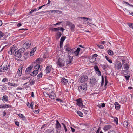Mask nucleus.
I'll list each match as a JSON object with an SVG mask.
<instances>
[{"instance_id": "12", "label": "nucleus", "mask_w": 133, "mask_h": 133, "mask_svg": "<svg viewBox=\"0 0 133 133\" xmlns=\"http://www.w3.org/2000/svg\"><path fill=\"white\" fill-rule=\"evenodd\" d=\"M81 19H83L85 21V23H87L88 24L90 23L88 21V20H89V21H92V19L91 18H86L85 17H80Z\"/></svg>"}, {"instance_id": "5", "label": "nucleus", "mask_w": 133, "mask_h": 133, "mask_svg": "<svg viewBox=\"0 0 133 133\" xmlns=\"http://www.w3.org/2000/svg\"><path fill=\"white\" fill-rule=\"evenodd\" d=\"M69 57V59L66 60V62L67 66L71 65L72 64V62L73 61V56L71 57L70 55H68Z\"/></svg>"}, {"instance_id": "36", "label": "nucleus", "mask_w": 133, "mask_h": 133, "mask_svg": "<svg viewBox=\"0 0 133 133\" xmlns=\"http://www.w3.org/2000/svg\"><path fill=\"white\" fill-rule=\"evenodd\" d=\"M124 68L127 70H128L129 69V67L128 64L127 63H126L125 64H124Z\"/></svg>"}, {"instance_id": "16", "label": "nucleus", "mask_w": 133, "mask_h": 133, "mask_svg": "<svg viewBox=\"0 0 133 133\" xmlns=\"http://www.w3.org/2000/svg\"><path fill=\"white\" fill-rule=\"evenodd\" d=\"M97 81L96 79L95 78H93L90 79V82L92 85H93L96 84Z\"/></svg>"}, {"instance_id": "48", "label": "nucleus", "mask_w": 133, "mask_h": 133, "mask_svg": "<svg viewBox=\"0 0 133 133\" xmlns=\"http://www.w3.org/2000/svg\"><path fill=\"white\" fill-rule=\"evenodd\" d=\"M25 72L26 73H29L30 74L31 73V72L28 68V67L26 68Z\"/></svg>"}, {"instance_id": "52", "label": "nucleus", "mask_w": 133, "mask_h": 133, "mask_svg": "<svg viewBox=\"0 0 133 133\" xmlns=\"http://www.w3.org/2000/svg\"><path fill=\"white\" fill-rule=\"evenodd\" d=\"M1 89L2 90H5L7 89L6 87L5 86L3 85L2 86V87L1 88Z\"/></svg>"}, {"instance_id": "32", "label": "nucleus", "mask_w": 133, "mask_h": 133, "mask_svg": "<svg viewBox=\"0 0 133 133\" xmlns=\"http://www.w3.org/2000/svg\"><path fill=\"white\" fill-rule=\"evenodd\" d=\"M60 28L59 27H58V28H51V30L53 31H56L59 30H60Z\"/></svg>"}, {"instance_id": "14", "label": "nucleus", "mask_w": 133, "mask_h": 133, "mask_svg": "<svg viewBox=\"0 0 133 133\" xmlns=\"http://www.w3.org/2000/svg\"><path fill=\"white\" fill-rule=\"evenodd\" d=\"M112 126L109 124H108L104 126L103 128V129L105 131H107L110 129L112 128Z\"/></svg>"}, {"instance_id": "21", "label": "nucleus", "mask_w": 133, "mask_h": 133, "mask_svg": "<svg viewBox=\"0 0 133 133\" xmlns=\"http://www.w3.org/2000/svg\"><path fill=\"white\" fill-rule=\"evenodd\" d=\"M56 95L52 91L50 94V98L52 99L55 98Z\"/></svg>"}, {"instance_id": "33", "label": "nucleus", "mask_w": 133, "mask_h": 133, "mask_svg": "<svg viewBox=\"0 0 133 133\" xmlns=\"http://www.w3.org/2000/svg\"><path fill=\"white\" fill-rule=\"evenodd\" d=\"M40 67V65L39 64H37L35 65L34 67V69H39Z\"/></svg>"}, {"instance_id": "62", "label": "nucleus", "mask_w": 133, "mask_h": 133, "mask_svg": "<svg viewBox=\"0 0 133 133\" xmlns=\"http://www.w3.org/2000/svg\"><path fill=\"white\" fill-rule=\"evenodd\" d=\"M63 42H62L60 41V46L61 48H62V47L63 44Z\"/></svg>"}, {"instance_id": "27", "label": "nucleus", "mask_w": 133, "mask_h": 133, "mask_svg": "<svg viewBox=\"0 0 133 133\" xmlns=\"http://www.w3.org/2000/svg\"><path fill=\"white\" fill-rule=\"evenodd\" d=\"M75 48H71L67 52V53L68 55H69L70 54H71L73 53L74 49Z\"/></svg>"}, {"instance_id": "38", "label": "nucleus", "mask_w": 133, "mask_h": 133, "mask_svg": "<svg viewBox=\"0 0 133 133\" xmlns=\"http://www.w3.org/2000/svg\"><path fill=\"white\" fill-rule=\"evenodd\" d=\"M107 51L108 54L110 55H112L113 54V51L110 50H108Z\"/></svg>"}, {"instance_id": "56", "label": "nucleus", "mask_w": 133, "mask_h": 133, "mask_svg": "<svg viewBox=\"0 0 133 133\" xmlns=\"http://www.w3.org/2000/svg\"><path fill=\"white\" fill-rule=\"evenodd\" d=\"M95 61H94V59L92 60V57L91 58V59H90V60H89V62L92 63H94L95 62Z\"/></svg>"}, {"instance_id": "46", "label": "nucleus", "mask_w": 133, "mask_h": 133, "mask_svg": "<svg viewBox=\"0 0 133 133\" xmlns=\"http://www.w3.org/2000/svg\"><path fill=\"white\" fill-rule=\"evenodd\" d=\"M77 113L81 117H82L83 116V115L82 113L81 112L79 111H77Z\"/></svg>"}, {"instance_id": "43", "label": "nucleus", "mask_w": 133, "mask_h": 133, "mask_svg": "<svg viewBox=\"0 0 133 133\" xmlns=\"http://www.w3.org/2000/svg\"><path fill=\"white\" fill-rule=\"evenodd\" d=\"M29 78L26 75H25L23 76L22 79L23 80H25Z\"/></svg>"}, {"instance_id": "19", "label": "nucleus", "mask_w": 133, "mask_h": 133, "mask_svg": "<svg viewBox=\"0 0 133 133\" xmlns=\"http://www.w3.org/2000/svg\"><path fill=\"white\" fill-rule=\"evenodd\" d=\"M38 71L37 70H35L33 71L30 74L32 76H36L38 73Z\"/></svg>"}, {"instance_id": "4", "label": "nucleus", "mask_w": 133, "mask_h": 133, "mask_svg": "<svg viewBox=\"0 0 133 133\" xmlns=\"http://www.w3.org/2000/svg\"><path fill=\"white\" fill-rule=\"evenodd\" d=\"M61 127V125L57 120H56V123L55 124V128L56 132L57 133H59L61 131L60 129Z\"/></svg>"}, {"instance_id": "57", "label": "nucleus", "mask_w": 133, "mask_h": 133, "mask_svg": "<svg viewBox=\"0 0 133 133\" xmlns=\"http://www.w3.org/2000/svg\"><path fill=\"white\" fill-rule=\"evenodd\" d=\"M130 76V75L129 76H125L124 77L126 78L127 80H128L129 79V78Z\"/></svg>"}, {"instance_id": "23", "label": "nucleus", "mask_w": 133, "mask_h": 133, "mask_svg": "<svg viewBox=\"0 0 133 133\" xmlns=\"http://www.w3.org/2000/svg\"><path fill=\"white\" fill-rule=\"evenodd\" d=\"M122 73L124 75L129 76V75H130V72L128 71L127 70H123L122 71Z\"/></svg>"}, {"instance_id": "60", "label": "nucleus", "mask_w": 133, "mask_h": 133, "mask_svg": "<svg viewBox=\"0 0 133 133\" xmlns=\"http://www.w3.org/2000/svg\"><path fill=\"white\" fill-rule=\"evenodd\" d=\"M108 133H116V132L114 130H110L108 132Z\"/></svg>"}, {"instance_id": "59", "label": "nucleus", "mask_w": 133, "mask_h": 133, "mask_svg": "<svg viewBox=\"0 0 133 133\" xmlns=\"http://www.w3.org/2000/svg\"><path fill=\"white\" fill-rule=\"evenodd\" d=\"M33 65H31L30 66H29L28 67V68L29 70L30 71L33 68Z\"/></svg>"}, {"instance_id": "13", "label": "nucleus", "mask_w": 133, "mask_h": 133, "mask_svg": "<svg viewBox=\"0 0 133 133\" xmlns=\"http://www.w3.org/2000/svg\"><path fill=\"white\" fill-rule=\"evenodd\" d=\"M67 24L70 27V29L71 30H72L74 29L75 26L74 24H73L70 22L68 21L67 23Z\"/></svg>"}, {"instance_id": "15", "label": "nucleus", "mask_w": 133, "mask_h": 133, "mask_svg": "<svg viewBox=\"0 0 133 133\" xmlns=\"http://www.w3.org/2000/svg\"><path fill=\"white\" fill-rule=\"evenodd\" d=\"M77 101L76 104L79 106H80L82 105H83V103H82V99L79 98L77 99L76 100Z\"/></svg>"}, {"instance_id": "54", "label": "nucleus", "mask_w": 133, "mask_h": 133, "mask_svg": "<svg viewBox=\"0 0 133 133\" xmlns=\"http://www.w3.org/2000/svg\"><path fill=\"white\" fill-rule=\"evenodd\" d=\"M106 76H105V83L104 85V86L105 87L106 86L108 83V80L106 79Z\"/></svg>"}, {"instance_id": "29", "label": "nucleus", "mask_w": 133, "mask_h": 133, "mask_svg": "<svg viewBox=\"0 0 133 133\" xmlns=\"http://www.w3.org/2000/svg\"><path fill=\"white\" fill-rule=\"evenodd\" d=\"M128 122L126 121H124L123 122V125L125 127L127 128L128 127Z\"/></svg>"}, {"instance_id": "45", "label": "nucleus", "mask_w": 133, "mask_h": 133, "mask_svg": "<svg viewBox=\"0 0 133 133\" xmlns=\"http://www.w3.org/2000/svg\"><path fill=\"white\" fill-rule=\"evenodd\" d=\"M14 50L12 48H11L10 49V51H9L8 53L9 54L12 55V54L13 52H14Z\"/></svg>"}, {"instance_id": "34", "label": "nucleus", "mask_w": 133, "mask_h": 133, "mask_svg": "<svg viewBox=\"0 0 133 133\" xmlns=\"http://www.w3.org/2000/svg\"><path fill=\"white\" fill-rule=\"evenodd\" d=\"M37 10V9L36 8H35L34 9H32L31 10V11L29 12L28 14L29 15H31L34 12L36 11Z\"/></svg>"}, {"instance_id": "1", "label": "nucleus", "mask_w": 133, "mask_h": 133, "mask_svg": "<svg viewBox=\"0 0 133 133\" xmlns=\"http://www.w3.org/2000/svg\"><path fill=\"white\" fill-rule=\"evenodd\" d=\"M87 89V84L85 83L81 85L78 87V90L79 92L81 93L85 92Z\"/></svg>"}, {"instance_id": "11", "label": "nucleus", "mask_w": 133, "mask_h": 133, "mask_svg": "<svg viewBox=\"0 0 133 133\" xmlns=\"http://www.w3.org/2000/svg\"><path fill=\"white\" fill-rule=\"evenodd\" d=\"M10 64L5 65L4 66L3 68V70L4 71V72H6L10 70Z\"/></svg>"}, {"instance_id": "6", "label": "nucleus", "mask_w": 133, "mask_h": 133, "mask_svg": "<svg viewBox=\"0 0 133 133\" xmlns=\"http://www.w3.org/2000/svg\"><path fill=\"white\" fill-rule=\"evenodd\" d=\"M64 61L62 59L59 58L58 60L57 64L59 66H64Z\"/></svg>"}, {"instance_id": "17", "label": "nucleus", "mask_w": 133, "mask_h": 133, "mask_svg": "<svg viewBox=\"0 0 133 133\" xmlns=\"http://www.w3.org/2000/svg\"><path fill=\"white\" fill-rule=\"evenodd\" d=\"M51 70V66H46L45 71V72L47 74L50 73Z\"/></svg>"}, {"instance_id": "58", "label": "nucleus", "mask_w": 133, "mask_h": 133, "mask_svg": "<svg viewBox=\"0 0 133 133\" xmlns=\"http://www.w3.org/2000/svg\"><path fill=\"white\" fill-rule=\"evenodd\" d=\"M97 74L98 76H101V73L99 70H98L97 71Z\"/></svg>"}, {"instance_id": "22", "label": "nucleus", "mask_w": 133, "mask_h": 133, "mask_svg": "<svg viewBox=\"0 0 133 133\" xmlns=\"http://www.w3.org/2000/svg\"><path fill=\"white\" fill-rule=\"evenodd\" d=\"M115 108L117 110H118L120 108V105L117 102H115L114 103Z\"/></svg>"}, {"instance_id": "47", "label": "nucleus", "mask_w": 133, "mask_h": 133, "mask_svg": "<svg viewBox=\"0 0 133 133\" xmlns=\"http://www.w3.org/2000/svg\"><path fill=\"white\" fill-rule=\"evenodd\" d=\"M44 94L46 97H50V94H49L48 93L46 92H44Z\"/></svg>"}, {"instance_id": "9", "label": "nucleus", "mask_w": 133, "mask_h": 133, "mask_svg": "<svg viewBox=\"0 0 133 133\" xmlns=\"http://www.w3.org/2000/svg\"><path fill=\"white\" fill-rule=\"evenodd\" d=\"M80 49L81 48L79 47H78L76 51H75L74 50L73 53L74 54L75 56L78 57Z\"/></svg>"}, {"instance_id": "28", "label": "nucleus", "mask_w": 133, "mask_h": 133, "mask_svg": "<svg viewBox=\"0 0 133 133\" xmlns=\"http://www.w3.org/2000/svg\"><path fill=\"white\" fill-rule=\"evenodd\" d=\"M18 115L20 117L22 118L23 120L24 121L26 120V118L23 114H18Z\"/></svg>"}, {"instance_id": "7", "label": "nucleus", "mask_w": 133, "mask_h": 133, "mask_svg": "<svg viewBox=\"0 0 133 133\" xmlns=\"http://www.w3.org/2000/svg\"><path fill=\"white\" fill-rule=\"evenodd\" d=\"M115 66V68L119 70L121 69L122 66L121 63L119 61H118Z\"/></svg>"}, {"instance_id": "10", "label": "nucleus", "mask_w": 133, "mask_h": 133, "mask_svg": "<svg viewBox=\"0 0 133 133\" xmlns=\"http://www.w3.org/2000/svg\"><path fill=\"white\" fill-rule=\"evenodd\" d=\"M31 44V42L30 41H27L23 45L25 47V48L27 49L29 48Z\"/></svg>"}, {"instance_id": "31", "label": "nucleus", "mask_w": 133, "mask_h": 133, "mask_svg": "<svg viewBox=\"0 0 133 133\" xmlns=\"http://www.w3.org/2000/svg\"><path fill=\"white\" fill-rule=\"evenodd\" d=\"M29 83L30 85H32L35 83V81L34 80L30 79L29 81Z\"/></svg>"}, {"instance_id": "55", "label": "nucleus", "mask_w": 133, "mask_h": 133, "mask_svg": "<svg viewBox=\"0 0 133 133\" xmlns=\"http://www.w3.org/2000/svg\"><path fill=\"white\" fill-rule=\"evenodd\" d=\"M101 131V127H99L98 128L97 131L96 133H100V131Z\"/></svg>"}, {"instance_id": "49", "label": "nucleus", "mask_w": 133, "mask_h": 133, "mask_svg": "<svg viewBox=\"0 0 133 133\" xmlns=\"http://www.w3.org/2000/svg\"><path fill=\"white\" fill-rule=\"evenodd\" d=\"M4 36V34L0 31V38H2Z\"/></svg>"}, {"instance_id": "42", "label": "nucleus", "mask_w": 133, "mask_h": 133, "mask_svg": "<svg viewBox=\"0 0 133 133\" xmlns=\"http://www.w3.org/2000/svg\"><path fill=\"white\" fill-rule=\"evenodd\" d=\"M104 83V79L103 76L102 75V82H101V85L102 86Z\"/></svg>"}, {"instance_id": "39", "label": "nucleus", "mask_w": 133, "mask_h": 133, "mask_svg": "<svg viewBox=\"0 0 133 133\" xmlns=\"http://www.w3.org/2000/svg\"><path fill=\"white\" fill-rule=\"evenodd\" d=\"M98 55L97 54H94L92 57V60L94 59V61L96 60V58H95V57H96Z\"/></svg>"}, {"instance_id": "37", "label": "nucleus", "mask_w": 133, "mask_h": 133, "mask_svg": "<svg viewBox=\"0 0 133 133\" xmlns=\"http://www.w3.org/2000/svg\"><path fill=\"white\" fill-rule=\"evenodd\" d=\"M105 57L106 60H107L110 63H112V60L109 59V58L107 56H105Z\"/></svg>"}, {"instance_id": "53", "label": "nucleus", "mask_w": 133, "mask_h": 133, "mask_svg": "<svg viewBox=\"0 0 133 133\" xmlns=\"http://www.w3.org/2000/svg\"><path fill=\"white\" fill-rule=\"evenodd\" d=\"M97 46L99 48H101V49H103L104 48V46L101 45H99L97 44Z\"/></svg>"}, {"instance_id": "24", "label": "nucleus", "mask_w": 133, "mask_h": 133, "mask_svg": "<svg viewBox=\"0 0 133 133\" xmlns=\"http://www.w3.org/2000/svg\"><path fill=\"white\" fill-rule=\"evenodd\" d=\"M71 48V47L70 45L68 44H66L64 46V49L65 51H66L67 52Z\"/></svg>"}, {"instance_id": "2", "label": "nucleus", "mask_w": 133, "mask_h": 133, "mask_svg": "<svg viewBox=\"0 0 133 133\" xmlns=\"http://www.w3.org/2000/svg\"><path fill=\"white\" fill-rule=\"evenodd\" d=\"M25 50V48H24L20 49L18 50L15 52V55L18 58H21L22 56V54L24 52Z\"/></svg>"}, {"instance_id": "50", "label": "nucleus", "mask_w": 133, "mask_h": 133, "mask_svg": "<svg viewBox=\"0 0 133 133\" xmlns=\"http://www.w3.org/2000/svg\"><path fill=\"white\" fill-rule=\"evenodd\" d=\"M94 68L95 71H98V70H99L98 66H97V65H95L94 66Z\"/></svg>"}, {"instance_id": "63", "label": "nucleus", "mask_w": 133, "mask_h": 133, "mask_svg": "<svg viewBox=\"0 0 133 133\" xmlns=\"http://www.w3.org/2000/svg\"><path fill=\"white\" fill-rule=\"evenodd\" d=\"M15 124L18 126H19V122L17 121H15Z\"/></svg>"}, {"instance_id": "40", "label": "nucleus", "mask_w": 133, "mask_h": 133, "mask_svg": "<svg viewBox=\"0 0 133 133\" xmlns=\"http://www.w3.org/2000/svg\"><path fill=\"white\" fill-rule=\"evenodd\" d=\"M66 38V37L65 36H64L62 37H61V38L60 39L61 40L60 41L63 42L64 41V40Z\"/></svg>"}, {"instance_id": "8", "label": "nucleus", "mask_w": 133, "mask_h": 133, "mask_svg": "<svg viewBox=\"0 0 133 133\" xmlns=\"http://www.w3.org/2000/svg\"><path fill=\"white\" fill-rule=\"evenodd\" d=\"M11 105L5 104H2L0 105V108H3L5 109L8 108H11Z\"/></svg>"}, {"instance_id": "44", "label": "nucleus", "mask_w": 133, "mask_h": 133, "mask_svg": "<svg viewBox=\"0 0 133 133\" xmlns=\"http://www.w3.org/2000/svg\"><path fill=\"white\" fill-rule=\"evenodd\" d=\"M114 121L116 123V124L117 125L118 124V118L116 117H115L114 118Z\"/></svg>"}, {"instance_id": "61", "label": "nucleus", "mask_w": 133, "mask_h": 133, "mask_svg": "<svg viewBox=\"0 0 133 133\" xmlns=\"http://www.w3.org/2000/svg\"><path fill=\"white\" fill-rule=\"evenodd\" d=\"M8 81V79H7L6 78H4L2 80V81L3 82H5L6 81Z\"/></svg>"}, {"instance_id": "51", "label": "nucleus", "mask_w": 133, "mask_h": 133, "mask_svg": "<svg viewBox=\"0 0 133 133\" xmlns=\"http://www.w3.org/2000/svg\"><path fill=\"white\" fill-rule=\"evenodd\" d=\"M128 25L129 26L130 28H133V23H131L130 24L128 23Z\"/></svg>"}, {"instance_id": "25", "label": "nucleus", "mask_w": 133, "mask_h": 133, "mask_svg": "<svg viewBox=\"0 0 133 133\" xmlns=\"http://www.w3.org/2000/svg\"><path fill=\"white\" fill-rule=\"evenodd\" d=\"M2 100L5 102L8 101V96L6 95L3 96L2 97Z\"/></svg>"}, {"instance_id": "41", "label": "nucleus", "mask_w": 133, "mask_h": 133, "mask_svg": "<svg viewBox=\"0 0 133 133\" xmlns=\"http://www.w3.org/2000/svg\"><path fill=\"white\" fill-rule=\"evenodd\" d=\"M43 75L42 73V72H41L37 76V77L38 78H37V79H39L42 78V76Z\"/></svg>"}, {"instance_id": "30", "label": "nucleus", "mask_w": 133, "mask_h": 133, "mask_svg": "<svg viewBox=\"0 0 133 133\" xmlns=\"http://www.w3.org/2000/svg\"><path fill=\"white\" fill-rule=\"evenodd\" d=\"M41 60H42L41 58H38L34 62V63L37 64H39L40 63L41 61Z\"/></svg>"}, {"instance_id": "18", "label": "nucleus", "mask_w": 133, "mask_h": 133, "mask_svg": "<svg viewBox=\"0 0 133 133\" xmlns=\"http://www.w3.org/2000/svg\"><path fill=\"white\" fill-rule=\"evenodd\" d=\"M22 68H19L16 75L17 77H19L21 76L22 74Z\"/></svg>"}, {"instance_id": "35", "label": "nucleus", "mask_w": 133, "mask_h": 133, "mask_svg": "<svg viewBox=\"0 0 133 133\" xmlns=\"http://www.w3.org/2000/svg\"><path fill=\"white\" fill-rule=\"evenodd\" d=\"M8 84L10 86H12L13 87L17 86L18 85V84H17L12 83L10 82L8 83Z\"/></svg>"}, {"instance_id": "20", "label": "nucleus", "mask_w": 133, "mask_h": 133, "mask_svg": "<svg viewBox=\"0 0 133 133\" xmlns=\"http://www.w3.org/2000/svg\"><path fill=\"white\" fill-rule=\"evenodd\" d=\"M68 81L67 79H65L64 78H63L61 79V83L65 85L67 84Z\"/></svg>"}, {"instance_id": "3", "label": "nucleus", "mask_w": 133, "mask_h": 133, "mask_svg": "<svg viewBox=\"0 0 133 133\" xmlns=\"http://www.w3.org/2000/svg\"><path fill=\"white\" fill-rule=\"evenodd\" d=\"M88 79V77L86 75H82L79 78V80L81 83H85L87 82Z\"/></svg>"}, {"instance_id": "64", "label": "nucleus", "mask_w": 133, "mask_h": 133, "mask_svg": "<svg viewBox=\"0 0 133 133\" xmlns=\"http://www.w3.org/2000/svg\"><path fill=\"white\" fill-rule=\"evenodd\" d=\"M36 50V48L35 47L33 48L31 50V51L34 52H35Z\"/></svg>"}, {"instance_id": "26", "label": "nucleus", "mask_w": 133, "mask_h": 133, "mask_svg": "<svg viewBox=\"0 0 133 133\" xmlns=\"http://www.w3.org/2000/svg\"><path fill=\"white\" fill-rule=\"evenodd\" d=\"M62 35L61 33L59 32H58L57 34V35L56 36V39L57 40L59 39Z\"/></svg>"}]
</instances>
